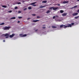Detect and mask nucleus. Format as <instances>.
<instances>
[{
	"instance_id": "f257e3e1",
	"label": "nucleus",
	"mask_w": 79,
	"mask_h": 79,
	"mask_svg": "<svg viewBox=\"0 0 79 79\" xmlns=\"http://www.w3.org/2000/svg\"><path fill=\"white\" fill-rule=\"evenodd\" d=\"M72 27V25L71 24H68L66 26H65L63 25H60V27L62 28L63 27L64 28H67V27Z\"/></svg>"
},
{
	"instance_id": "f03ea898",
	"label": "nucleus",
	"mask_w": 79,
	"mask_h": 79,
	"mask_svg": "<svg viewBox=\"0 0 79 79\" xmlns=\"http://www.w3.org/2000/svg\"><path fill=\"white\" fill-rule=\"evenodd\" d=\"M59 17V16L58 15H56L55 16H54L53 17H52V19H55V20L58 21L57 19Z\"/></svg>"
},
{
	"instance_id": "7ed1b4c3",
	"label": "nucleus",
	"mask_w": 79,
	"mask_h": 79,
	"mask_svg": "<svg viewBox=\"0 0 79 79\" xmlns=\"http://www.w3.org/2000/svg\"><path fill=\"white\" fill-rule=\"evenodd\" d=\"M4 35V37H5V38H7L9 37V35L8 33H6L3 35Z\"/></svg>"
},
{
	"instance_id": "20e7f679",
	"label": "nucleus",
	"mask_w": 79,
	"mask_h": 79,
	"mask_svg": "<svg viewBox=\"0 0 79 79\" xmlns=\"http://www.w3.org/2000/svg\"><path fill=\"white\" fill-rule=\"evenodd\" d=\"M10 28V27H5L3 28V29L4 30H9Z\"/></svg>"
},
{
	"instance_id": "39448f33",
	"label": "nucleus",
	"mask_w": 79,
	"mask_h": 79,
	"mask_svg": "<svg viewBox=\"0 0 79 79\" xmlns=\"http://www.w3.org/2000/svg\"><path fill=\"white\" fill-rule=\"evenodd\" d=\"M15 35V34L14 33L12 34L11 35H10L9 36L10 37V38H12L14 37V36Z\"/></svg>"
},
{
	"instance_id": "423d86ee",
	"label": "nucleus",
	"mask_w": 79,
	"mask_h": 79,
	"mask_svg": "<svg viewBox=\"0 0 79 79\" xmlns=\"http://www.w3.org/2000/svg\"><path fill=\"white\" fill-rule=\"evenodd\" d=\"M67 15V13H64L62 14V16H66Z\"/></svg>"
},
{
	"instance_id": "0eeeda50",
	"label": "nucleus",
	"mask_w": 79,
	"mask_h": 79,
	"mask_svg": "<svg viewBox=\"0 0 79 79\" xmlns=\"http://www.w3.org/2000/svg\"><path fill=\"white\" fill-rule=\"evenodd\" d=\"M58 7H52V9L53 10H56L57 9H58Z\"/></svg>"
},
{
	"instance_id": "6e6552de",
	"label": "nucleus",
	"mask_w": 79,
	"mask_h": 79,
	"mask_svg": "<svg viewBox=\"0 0 79 79\" xmlns=\"http://www.w3.org/2000/svg\"><path fill=\"white\" fill-rule=\"evenodd\" d=\"M78 15V13H74V14H73L72 15L73 16H75L77 15Z\"/></svg>"
},
{
	"instance_id": "1a4fd4ad",
	"label": "nucleus",
	"mask_w": 79,
	"mask_h": 79,
	"mask_svg": "<svg viewBox=\"0 0 79 79\" xmlns=\"http://www.w3.org/2000/svg\"><path fill=\"white\" fill-rule=\"evenodd\" d=\"M69 2L68 1H64L63 2V3H64V4H65V3H68Z\"/></svg>"
},
{
	"instance_id": "9d476101",
	"label": "nucleus",
	"mask_w": 79,
	"mask_h": 79,
	"mask_svg": "<svg viewBox=\"0 0 79 79\" xmlns=\"http://www.w3.org/2000/svg\"><path fill=\"white\" fill-rule=\"evenodd\" d=\"M39 20H33V22H34L35 23H36V22H39Z\"/></svg>"
},
{
	"instance_id": "9b49d317",
	"label": "nucleus",
	"mask_w": 79,
	"mask_h": 79,
	"mask_svg": "<svg viewBox=\"0 0 79 79\" xmlns=\"http://www.w3.org/2000/svg\"><path fill=\"white\" fill-rule=\"evenodd\" d=\"M45 7V6H40V8H44V7Z\"/></svg>"
},
{
	"instance_id": "f8f14e48",
	"label": "nucleus",
	"mask_w": 79,
	"mask_h": 79,
	"mask_svg": "<svg viewBox=\"0 0 79 79\" xmlns=\"http://www.w3.org/2000/svg\"><path fill=\"white\" fill-rule=\"evenodd\" d=\"M52 28H57L56 27V26H52Z\"/></svg>"
},
{
	"instance_id": "ddd939ff",
	"label": "nucleus",
	"mask_w": 79,
	"mask_h": 79,
	"mask_svg": "<svg viewBox=\"0 0 79 79\" xmlns=\"http://www.w3.org/2000/svg\"><path fill=\"white\" fill-rule=\"evenodd\" d=\"M47 2V1H42V3H46Z\"/></svg>"
},
{
	"instance_id": "4468645a",
	"label": "nucleus",
	"mask_w": 79,
	"mask_h": 79,
	"mask_svg": "<svg viewBox=\"0 0 79 79\" xmlns=\"http://www.w3.org/2000/svg\"><path fill=\"white\" fill-rule=\"evenodd\" d=\"M2 7H3V8H6V7H7L6 6L2 5Z\"/></svg>"
},
{
	"instance_id": "2eb2a0df",
	"label": "nucleus",
	"mask_w": 79,
	"mask_h": 79,
	"mask_svg": "<svg viewBox=\"0 0 79 79\" xmlns=\"http://www.w3.org/2000/svg\"><path fill=\"white\" fill-rule=\"evenodd\" d=\"M64 12V11L63 10H60V13H62Z\"/></svg>"
},
{
	"instance_id": "dca6fc26",
	"label": "nucleus",
	"mask_w": 79,
	"mask_h": 79,
	"mask_svg": "<svg viewBox=\"0 0 79 79\" xmlns=\"http://www.w3.org/2000/svg\"><path fill=\"white\" fill-rule=\"evenodd\" d=\"M51 12V11H50V10H48L47 12H46V13H50Z\"/></svg>"
},
{
	"instance_id": "f3484780",
	"label": "nucleus",
	"mask_w": 79,
	"mask_h": 79,
	"mask_svg": "<svg viewBox=\"0 0 79 79\" xmlns=\"http://www.w3.org/2000/svg\"><path fill=\"white\" fill-rule=\"evenodd\" d=\"M35 3H36V2H35L32 3H31V5H34Z\"/></svg>"
},
{
	"instance_id": "a211bd4d",
	"label": "nucleus",
	"mask_w": 79,
	"mask_h": 79,
	"mask_svg": "<svg viewBox=\"0 0 79 79\" xmlns=\"http://www.w3.org/2000/svg\"><path fill=\"white\" fill-rule=\"evenodd\" d=\"M79 17V16H77V17H74L75 19H78V18Z\"/></svg>"
},
{
	"instance_id": "6ab92c4d",
	"label": "nucleus",
	"mask_w": 79,
	"mask_h": 79,
	"mask_svg": "<svg viewBox=\"0 0 79 79\" xmlns=\"http://www.w3.org/2000/svg\"><path fill=\"white\" fill-rule=\"evenodd\" d=\"M16 19V18L14 17H11V18H10V19Z\"/></svg>"
},
{
	"instance_id": "aec40b11",
	"label": "nucleus",
	"mask_w": 79,
	"mask_h": 79,
	"mask_svg": "<svg viewBox=\"0 0 79 79\" xmlns=\"http://www.w3.org/2000/svg\"><path fill=\"white\" fill-rule=\"evenodd\" d=\"M28 9L29 10H31V6H30L28 7Z\"/></svg>"
},
{
	"instance_id": "412c9836",
	"label": "nucleus",
	"mask_w": 79,
	"mask_h": 79,
	"mask_svg": "<svg viewBox=\"0 0 79 79\" xmlns=\"http://www.w3.org/2000/svg\"><path fill=\"white\" fill-rule=\"evenodd\" d=\"M16 4H18V5L21 4V3L20 2H17Z\"/></svg>"
},
{
	"instance_id": "4be33fe9",
	"label": "nucleus",
	"mask_w": 79,
	"mask_h": 79,
	"mask_svg": "<svg viewBox=\"0 0 79 79\" xmlns=\"http://www.w3.org/2000/svg\"><path fill=\"white\" fill-rule=\"evenodd\" d=\"M27 35L26 34H24V35H23V36H22V37H26L27 36Z\"/></svg>"
},
{
	"instance_id": "5701e85b",
	"label": "nucleus",
	"mask_w": 79,
	"mask_h": 79,
	"mask_svg": "<svg viewBox=\"0 0 79 79\" xmlns=\"http://www.w3.org/2000/svg\"><path fill=\"white\" fill-rule=\"evenodd\" d=\"M4 24H5L4 23H2L0 24V25H4Z\"/></svg>"
},
{
	"instance_id": "b1692460",
	"label": "nucleus",
	"mask_w": 79,
	"mask_h": 79,
	"mask_svg": "<svg viewBox=\"0 0 79 79\" xmlns=\"http://www.w3.org/2000/svg\"><path fill=\"white\" fill-rule=\"evenodd\" d=\"M27 8H24V9H23V10L25 11V10H27Z\"/></svg>"
},
{
	"instance_id": "393cba45",
	"label": "nucleus",
	"mask_w": 79,
	"mask_h": 79,
	"mask_svg": "<svg viewBox=\"0 0 79 79\" xmlns=\"http://www.w3.org/2000/svg\"><path fill=\"white\" fill-rule=\"evenodd\" d=\"M40 18L39 16H37V19H39Z\"/></svg>"
},
{
	"instance_id": "a878e982",
	"label": "nucleus",
	"mask_w": 79,
	"mask_h": 79,
	"mask_svg": "<svg viewBox=\"0 0 79 79\" xmlns=\"http://www.w3.org/2000/svg\"><path fill=\"white\" fill-rule=\"evenodd\" d=\"M22 18H23V17H19L18 18H19V19H21Z\"/></svg>"
},
{
	"instance_id": "bb28decb",
	"label": "nucleus",
	"mask_w": 79,
	"mask_h": 79,
	"mask_svg": "<svg viewBox=\"0 0 79 79\" xmlns=\"http://www.w3.org/2000/svg\"><path fill=\"white\" fill-rule=\"evenodd\" d=\"M12 12V10H10V11H8V12L9 13H11Z\"/></svg>"
},
{
	"instance_id": "cd10ccee",
	"label": "nucleus",
	"mask_w": 79,
	"mask_h": 79,
	"mask_svg": "<svg viewBox=\"0 0 79 79\" xmlns=\"http://www.w3.org/2000/svg\"><path fill=\"white\" fill-rule=\"evenodd\" d=\"M52 9H53V7H52L49 8V9H50L51 10H52Z\"/></svg>"
},
{
	"instance_id": "c85d7f7f",
	"label": "nucleus",
	"mask_w": 79,
	"mask_h": 79,
	"mask_svg": "<svg viewBox=\"0 0 79 79\" xmlns=\"http://www.w3.org/2000/svg\"><path fill=\"white\" fill-rule=\"evenodd\" d=\"M77 6H75L74 7V8H77Z\"/></svg>"
},
{
	"instance_id": "c756f323",
	"label": "nucleus",
	"mask_w": 79,
	"mask_h": 79,
	"mask_svg": "<svg viewBox=\"0 0 79 79\" xmlns=\"http://www.w3.org/2000/svg\"><path fill=\"white\" fill-rule=\"evenodd\" d=\"M18 9V7L16 6L15 7V9Z\"/></svg>"
},
{
	"instance_id": "7c9ffc66",
	"label": "nucleus",
	"mask_w": 79,
	"mask_h": 79,
	"mask_svg": "<svg viewBox=\"0 0 79 79\" xmlns=\"http://www.w3.org/2000/svg\"><path fill=\"white\" fill-rule=\"evenodd\" d=\"M32 15L33 16H35L36 15L35 14H32Z\"/></svg>"
},
{
	"instance_id": "2f4dec72",
	"label": "nucleus",
	"mask_w": 79,
	"mask_h": 79,
	"mask_svg": "<svg viewBox=\"0 0 79 79\" xmlns=\"http://www.w3.org/2000/svg\"><path fill=\"white\" fill-rule=\"evenodd\" d=\"M45 28H46V27H42V28H43V29H45Z\"/></svg>"
},
{
	"instance_id": "473e14b6",
	"label": "nucleus",
	"mask_w": 79,
	"mask_h": 79,
	"mask_svg": "<svg viewBox=\"0 0 79 79\" xmlns=\"http://www.w3.org/2000/svg\"><path fill=\"white\" fill-rule=\"evenodd\" d=\"M21 12L20 11H19L18 12V13H20Z\"/></svg>"
},
{
	"instance_id": "72a5a7b5",
	"label": "nucleus",
	"mask_w": 79,
	"mask_h": 79,
	"mask_svg": "<svg viewBox=\"0 0 79 79\" xmlns=\"http://www.w3.org/2000/svg\"><path fill=\"white\" fill-rule=\"evenodd\" d=\"M71 24L72 25H73L74 24V23H71Z\"/></svg>"
},
{
	"instance_id": "f704fd0d",
	"label": "nucleus",
	"mask_w": 79,
	"mask_h": 79,
	"mask_svg": "<svg viewBox=\"0 0 79 79\" xmlns=\"http://www.w3.org/2000/svg\"><path fill=\"white\" fill-rule=\"evenodd\" d=\"M33 6H36V4H34V5H33Z\"/></svg>"
},
{
	"instance_id": "c9c22d12",
	"label": "nucleus",
	"mask_w": 79,
	"mask_h": 79,
	"mask_svg": "<svg viewBox=\"0 0 79 79\" xmlns=\"http://www.w3.org/2000/svg\"><path fill=\"white\" fill-rule=\"evenodd\" d=\"M20 23V21H18V22H17V23Z\"/></svg>"
},
{
	"instance_id": "e433bc0d",
	"label": "nucleus",
	"mask_w": 79,
	"mask_h": 79,
	"mask_svg": "<svg viewBox=\"0 0 79 79\" xmlns=\"http://www.w3.org/2000/svg\"><path fill=\"white\" fill-rule=\"evenodd\" d=\"M60 4H57L58 6H60Z\"/></svg>"
},
{
	"instance_id": "4c0bfd02",
	"label": "nucleus",
	"mask_w": 79,
	"mask_h": 79,
	"mask_svg": "<svg viewBox=\"0 0 79 79\" xmlns=\"http://www.w3.org/2000/svg\"><path fill=\"white\" fill-rule=\"evenodd\" d=\"M23 35V34H20V35H19L20 36H21V35Z\"/></svg>"
},
{
	"instance_id": "58836bf2",
	"label": "nucleus",
	"mask_w": 79,
	"mask_h": 79,
	"mask_svg": "<svg viewBox=\"0 0 79 79\" xmlns=\"http://www.w3.org/2000/svg\"><path fill=\"white\" fill-rule=\"evenodd\" d=\"M77 12H79V9H78V10H77Z\"/></svg>"
},
{
	"instance_id": "ea45409f",
	"label": "nucleus",
	"mask_w": 79,
	"mask_h": 79,
	"mask_svg": "<svg viewBox=\"0 0 79 79\" xmlns=\"http://www.w3.org/2000/svg\"><path fill=\"white\" fill-rule=\"evenodd\" d=\"M3 42H5V40H4L3 41Z\"/></svg>"
},
{
	"instance_id": "a19ab883",
	"label": "nucleus",
	"mask_w": 79,
	"mask_h": 79,
	"mask_svg": "<svg viewBox=\"0 0 79 79\" xmlns=\"http://www.w3.org/2000/svg\"><path fill=\"white\" fill-rule=\"evenodd\" d=\"M30 19V18H28L27 19V20H29V19Z\"/></svg>"
},
{
	"instance_id": "79ce46f5",
	"label": "nucleus",
	"mask_w": 79,
	"mask_h": 79,
	"mask_svg": "<svg viewBox=\"0 0 79 79\" xmlns=\"http://www.w3.org/2000/svg\"><path fill=\"white\" fill-rule=\"evenodd\" d=\"M38 30V29H37V30H35V31H37Z\"/></svg>"
},
{
	"instance_id": "37998d69",
	"label": "nucleus",
	"mask_w": 79,
	"mask_h": 79,
	"mask_svg": "<svg viewBox=\"0 0 79 79\" xmlns=\"http://www.w3.org/2000/svg\"><path fill=\"white\" fill-rule=\"evenodd\" d=\"M45 25H44L43 26H45Z\"/></svg>"
},
{
	"instance_id": "c03bdc74",
	"label": "nucleus",
	"mask_w": 79,
	"mask_h": 79,
	"mask_svg": "<svg viewBox=\"0 0 79 79\" xmlns=\"http://www.w3.org/2000/svg\"><path fill=\"white\" fill-rule=\"evenodd\" d=\"M24 2V1H23V2Z\"/></svg>"
},
{
	"instance_id": "a18cd8bd",
	"label": "nucleus",
	"mask_w": 79,
	"mask_h": 79,
	"mask_svg": "<svg viewBox=\"0 0 79 79\" xmlns=\"http://www.w3.org/2000/svg\"><path fill=\"white\" fill-rule=\"evenodd\" d=\"M77 1H79V0H77Z\"/></svg>"
},
{
	"instance_id": "49530a36",
	"label": "nucleus",
	"mask_w": 79,
	"mask_h": 79,
	"mask_svg": "<svg viewBox=\"0 0 79 79\" xmlns=\"http://www.w3.org/2000/svg\"><path fill=\"white\" fill-rule=\"evenodd\" d=\"M21 0H19V1H20Z\"/></svg>"
},
{
	"instance_id": "de8ad7c7",
	"label": "nucleus",
	"mask_w": 79,
	"mask_h": 79,
	"mask_svg": "<svg viewBox=\"0 0 79 79\" xmlns=\"http://www.w3.org/2000/svg\"><path fill=\"white\" fill-rule=\"evenodd\" d=\"M37 1H38L39 0H37Z\"/></svg>"
},
{
	"instance_id": "09e8293b",
	"label": "nucleus",
	"mask_w": 79,
	"mask_h": 79,
	"mask_svg": "<svg viewBox=\"0 0 79 79\" xmlns=\"http://www.w3.org/2000/svg\"><path fill=\"white\" fill-rule=\"evenodd\" d=\"M59 22H60V21H59Z\"/></svg>"
}]
</instances>
